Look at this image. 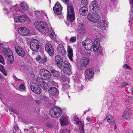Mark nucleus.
I'll return each instance as SVG.
<instances>
[{"label": "nucleus", "mask_w": 133, "mask_h": 133, "mask_svg": "<svg viewBox=\"0 0 133 133\" xmlns=\"http://www.w3.org/2000/svg\"><path fill=\"white\" fill-rule=\"evenodd\" d=\"M55 14L57 15H60L61 13L62 7L59 2H57L53 8Z\"/></svg>", "instance_id": "9d476101"}, {"label": "nucleus", "mask_w": 133, "mask_h": 133, "mask_svg": "<svg viewBox=\"0 0 133 133\" xmlns=\"http://www.w3.org/2000/svg\"><path fill=\"white\" fill-rule=\"evenodd\" d=\"M90 8L91 10L97 11L99 9L97 2L96 1L91 2L90 5Z\"/></svg>", "instance_id": "f3484780"}, {"label": "nucleus", "mask_w": 133, "mask_h": 133, "mask_svg": "<svg viewBox=\"0 0 133 133\" xmlns=\"http://www.w3.org/2000/svg\"><path fill=\"white\" fill-rule=\"evenodd\" d=\"M122 117L124 118L127 119L130 117V115L129 113L126 111H125L123 113Z\"/></svg>", "instance_id": "4c0bfd02"}, {"label": "nucleus", "mask_w": 133, "mask_h": 133, "mask_svg": "<svg viewBox=\"0 0 133 133\" xmlns=\"http://www.w3.org/2000/svg\"><path fill=\"white\" fill-rule=\"evenodd\" d=\"M59 120L61 125L62 126H65L69 123L68 121L65 116H62L61 117Z\"/></svg>", "instance_id": "b1692460"}, {"label": "nucleus", "mask_w": 133, "mask_h": 133, "mask_svg": "<svg viewBox=\"0 0 133 133\" xmlns=\"http://www.w3.org/2000/svg\"><path fill=\"white\" fill-rule=\"evenodd\" d=\"M84 124L83 123H81L80 125V127L81 129V130L80 131V133H84Z\"/></svg>", "instance_id": "49530a36"}, {"label": "nucleus", "mask_w": 133, "mask_h": 133, "mask_svg": "<svg viewBox=\"0 0 133 133\" xmlns=\"http://www.w3.org/2000/svg\"><path fill=\"white\" fill-rule=\"evenodd\" d=\"M63 2L66 3V4H68V3L69 1V0H61Z\"/></svg>", "instance_id": "680f3d73"}, {"label": "nucleus", "mask_w": 133, "mask_h": 133, "mask_svg": "<svg viewBox=\"0 0 133 133\" xmlns=\"http://www.w3.org/2000/svg\"><path fill=\"white\" fill-rule=\"evenodd\" d=\"M5 76H6L7 75V71L5 69L1 72Z\"/></svg>", "instance_id": "5fc2aeb1"}, {"label": "nucleus", "mask_w": 133, "mask_h": 133, "mask_svg": "<svg viewBox=\"0 0 133 133\" xmlns=\"http://www.w3.org/2000/svg\"><path fill=\"white\" fill-rule=\"evenodd\" d=\"M18 33L20 35L24 36H27L30 34L29 30L26 28L21 27L18 29Z\"/></svg>", "instance_id": "9b49d317"}, {"label": "nucleus", "mask_w": 133, "mask_h": 133, "mask_svg": "<svg viewBox=\"0 0 133 133\" xmlns=\"http://www.w3.org/2000/svg\"><path fill=\"white\" fill-rule=\"evenodd\" d=\"M87 120H88V121L90 122H91V121L90 120V118H87Z\"/></svg>", "instance_id": "774afa93"}, {"label": "nucleus", "mask_w": 133, "mask_h": 133, "mask_svg": "<svg viewBox=\"0 0 133 133\" xmlns=\"http://www.w3.org/2000/svg\"><path fill=\"white\" fill-rule=\"evenodd\" d=\"M88 1L87 0H82L81 3L84 6H86L87 7L88 4Z\"/></svg>", "instance_id": "a19ab883"}, {"label": "nucleus", "mask_w": 133, "mask_h": 133, "mask_svg": "<svg viewBox=\"0 0 133 133\" xmlns=\"http://www.w3.org/2000/svg\"><path fill=\"white\" fill-rule=\"evenodd\" d=\"M40 27L41 28V29H42L41 31H39L40 32L45 35H47V34H50L51 38L55 36L54 32L52 30L49 31L48 27L44 23L41 25Z\"/></svg>", "instance_id": "20e7f679"}, {"label": "nucleus", "mask_w": 133, "mask_h": 133, "mask_svg": "<svg viewBox=\"0 0 133 133\" xmlns=\"http://www.w3.org/2000/svg\"><path fill=\"white\" fill-rule=\"evenodd\" d=\"M62 113V111L59 108L53 107L50 111V114L51 116L53 117H58Z\"/></svg>", "instance_id": "f03ea898"}, {"label": "nucleus", "mask_w": 133, "mask_h": 133, "mask_svg": "<svg viewBox=\"0 0 133 133\" xmlns=\"http://www.w3.org/2000/svg\"><path fill=\"white\" fill-rule=\"evenodd\" d=\"M30 88L31 90L36 94H39L41 92V89L37 84L34 82L30 84Z\"/></svg>", "instance_id": "0eeeda50"}, {"label": "nucleus", "mask_w": 133, "mask_h": 133, "mask_svg": "<svg viewBox=\"0 0 133 133\" xmlns=\"http://www.w3.org/2000/svg\"><path fill=\"white\" fill-rule=\"evenodd\" d=\"M85 41H86V43L87 45L88 44H90V43H92V40L89 38H88V39L85 40Z\"/></svg>", "instance_id": "864d4df0"}, {"label": "nucleus", "mask_w": 133, "mask_h": 133, "mask_svg": "<svg viewBox=\"0 0 133 133\" xmlns=\"http://www.w3.org/2000/svg\"><path fill=\"white\" fill-rule=\"evenodd\" d=\"M25 85L24 83H23L21 84L18 87V90L21 91L25 90L26 88Z\"/></svg>", "instance_id": "c9c22d12"}, {"label": "nucleus", "mask_w": 133, "mask_h": 133, "mask_svg": "<svg viewBox=\"0 0 133 133\" xmlns=\"http://www.w3.org/2000/svg\"><path fill=\"white\" fill-rule=\"evenodd\" d=\"M47 61V59L46 57L45 56H44L41 57L40 63L42 64H44L46 63Z\"/></svg>", "instance_id": "e433bc0d"}, {"label": "nucleus", "mask_w": 133, "mask_h": 133, "mask_svg": "<svg viewBox=\"0 0 133 133\" xmlns=\"http://www.w3.org/2000/svg\"><path fill=\"white\" fill-rule=\"evenodd\" d=\"M43 23H44L43 22L38 21L35 22L34 24L35 27L38 29L39 31H41L42 29H41V28L40 26Z\"/></svg>", "instance_id": "c756f323"}, {"label": "nucleus", "mask_w": 133, "mask_h": 133, "mask_svg": "<svg viewBox=\"0 0 133 133\" xmlns=\"http://www.w3.org/2000/svg\"><path fill=\"white\" fill-rule=\"evenodd\" d=\"M40 42L36 39H33L30 43V48L33 51L36 52L40 50L41 45Z\"/></svg>", "instance_id": "f257e3e1"}, {"label": "nucleus", "mask_w": 133, "mask_h": 133, "mask_svg": "<svg viewBox=\"0 0 133 133\" xmlns=\"http://www.w3.org/2000/svg\"><path fill=\"white\" fill-rule=\"evenodd\" d=\"M5 69V68L3 65H1L0 66V71L1 72L3 71Z\"/></svg>", "instance_id": "4d7b16f0"}, {"label": "nucleus", "mask_w": 133, "mask_h": 133, "mask_svg": "<svg viewBox=\"0 0 133 133\" xmlns=\"http://www.w3.org/2000/svg\"><path fill=\"white\" fill-rule=\"evenodd\" d=\"M44 79L38 77L37 78V83L38 84V85L40 86V85H42L43 83H44L45 82L44 81Z\"/></svg>", "instance_id": "2f4dec72"}, {"label": "nucleus", "mask_w": 133, "mask_h": 133, "mask_svg": "<svg viewBox=\"0 0 133 133\" xmlns=\"http://www.w3.org/2000/svg\"><path fill=\"white\" fill-rule=\"evenodd\" d=\"M79 12L81 15L83 16H86L88 12V8L86 6H83L80 9Z\"/></svg>", "instance_id": "a878e982"}, {"label": "nucleus", "mask_w": 133, "mask_h": 133, "mask_svg": "<svg viewBox=\"0 0 133 133\" xmlns=\"http://www.w3.org/2000/svg\"><path fill=\"white\" fill-rule=\"evenodd\" d=\"M57 50L58 52L60 55L62 56H65L66 54V52L62 44H59L58 45Z\"/></svg>", "instance_id": "2eb2a0df"}, {"label": "nucleus", "mask_w": 133, "mask_h": 133, "mask_svg": "<svg viewBox=\"0 0 133 133\" xmlns=\"http://www.w3.org/2000/svg\"><path fill=\"white\" fill-rule=\"evenodd\" d=\"M12 112H14L15 114H17V115L18 114V111H17L16 110H12Z\"/></svg>", "instance_id": "e2e57ef3"}, {"label": "nucleus", "mask_w": 133, "mask_h": 133, "mask_svg": "<svg viewBox=\"0 0 133 133\" xmlns=\"http://www.w3.org/2000/svg\"><path fill=\"white\" fill-rule=\"evenodd\" d=\"M107 117L108 121L114 127V129H115L116 126L115 123L114 122V119L113 117L108 114L107 115Z\"/></svg>", "instance_id": "412c9836"}, {"label": "nucleus", "mask_w": 133, "mask_h": 133, "mask_svg": "<svg viewBox=\"0 0 133 133\" xmlns=\"http://www.w3.org/2000/svg\"><path fill=\"white\" fill-rule=\"evenodd\" d=\"M67 19L69 21L72 22L75 19V13L73 7L67 6Z\"/></svg>", "instance_id": "7ed1b4c3"}, {"label": "nucleus", "mask_w": 133, "mask_h": 133, "mask_svg": "<svg viewBox=\"0 0 133 133\" xmlns=\"http://www.w3.org/2000/svg\"><path fill=\"white\" fill-rule=\"evenodd\" d=\"M28 19V18L26 15H22L17 17L14 18L15 22L19 23H24Z\"/></svg>", "instance_id": "4468645a"}, {"label": "nucleus", "mask_w": 133, "mask_h": 133, "mask_svg": "<svg viewBox=\"0 0 133 133\" xmlns=\"http://www.w3.org/2000/svg\"><path fill=\"white\" fill-rule=\"evenodd\" d=\"M130 3L131 7V11H130V17L131 19H133V0H130Z\"/></svg>", "instance_id": "7c9ffc66"}, {"label": "nucleus", "mask_w": 133, "mask_h": 133, "mask_svg": "<svg viewBox=\"0 0 133 133\" xmlns=\"http://www.w3.org/2000/svg\"><path fill=\"white\" fill-rule=\"evenodd\" d=\"M42 85H40V87L43 89L44 91H46L49 88V85L46 83L45 82L42 84Z\"/></svg>", "instance_id": "72a5a7b5"}, {"label": "nucleus", "mask_w": 133, "mask_h": 133, "mask_svg": "<svg viewBox=\"0 0 133 133\" xmlns=\"http://www.w3.org/2000/svg\"><path fill=\"white\" fill-rule=\"evenodd\" d=\"M85 81L87 79H90L94 76V72L92 69L90 68L87 69L85 73Z\"/></svg>", "instance_id": "ddd939ff"}, {"label": "nucleus", "mask_w": 133, "mask_h": 133, "mask_svg": "<svg viewBox=\"0 0 133 133\" xmlns=\"http://www.w3.org/2000/svg\"><path fill=\"white\" fill-rule=\"evenodd\" d=\"M28 8L27 4L24 2L21 3L18 7L19 10L21 11L26 10Z\"/></svg>", "instance_id": "bb28decb"}, {"label": "nucleus", "mask_w": 133, "mask_h": 133, "mask_svg": "<svg viewBox=\"0 0 133 133\" xmlns=\"http://www.w3.org/2000/svg\"><path fill=\"white\" fill-rule=\"evenodd\" d=\"M76 38L75 37H72L70 39V42H74L76 41Z\"/></svg>", "instance_id": "603ef678"}, {"label": "nucleus", "mask_w": 133, "mask_h": 133, "mask_svg": "<svg viewBox=\"0 0 133 133\" xmlns=\"http://www.w3.org/2000/svg\"><path fill=\"white\" fill-rule=\"evenodd\" d=\"M104 22V20L101 21L99 22L98 23L99 26L98 27V28H101L102 27V26H103L105 25Z\"/></svg>", "instance_id": "79ce46f5"}, {"label": "nucleus", "mask_w": 133, "mask_h": 133, "mask_svg": "<svg viewBox=\"0 0 133 133\" xmlns=\"http://www.w3.org/2000/svg\"><path fill=\"white\" fill-rule=\"evenodd\" d=\"M74 118L75 121L76 122L77 124H79L80 125L81 124V123H83L79 121L78 118L76 117H74Z\"/></svg>", "instance_id": "37998d69"}, {"label": "nucleus", "mask_w": 133, "mask_h": 133, "mask_svg": "<svg viewBox=\"0 0 133 133\" xmlns=\"http://www.w3.org/2000/svg\"><path fill=\"white\" fill-rule=\"evenodd\" d=\"M15 79L16 81L17 80L18 81H22V80L21 79H19L18 78H17L16 77H15Z\"/></svg>", "instance_id": "338daca9"}, {"label": "nucleus", "mask_w": 133, "mask_h": 133, "mask_svg": "<svg viewBox=\"0 0 133 133\" xmlns=\"http://www.w3.org/2000/svg\"><path fill=\"white\" fill-rule=\"evenodd\" d=\"M99 16L96 12L91 13L89 14L87 16V18L90 21L96 23L99 19Z\"/></svg>", "instance_id": "423d86ee"}, {"label": "nucleus", "mask_w": 133, "mask_h": 133, "mask_svg": "<svg viewBox=\"0 0 133 133\" xmlns=\"http://www.w3.org/2000/svg\"><path fill=\"white\" fill-rule=\"evenodd\" d=\"M68 56L71 61H72V57L73 55V49L71 46L68 45L67 47Z\"/></svg>", "instance_id": "4be33fe9"}, {"label": "nucleus", "mask_w": 133, "mask_h": 133, "mask_svg": "<svg viewBox=\"0 0 133 133\" xmlns=\"http://www.w3.org/2000/svg\"><path fill=\"white\" fill-rule=\"evenodd\" d=\"M0 62L3 64H4L5 62L4 61L3 57L0 55Z\"/></svg>", "instance_id": "de8ad7c7"}, {"label": "nucleus", "mask_w": 133, "mask_h": 133, "mask_svg": "<svg viewBox=\"0 0 133 133\" xmlns=\"http://www.w3.org/2000/svg\"><path fill=\"white\" fill-rule=\"evenodd\" d=\"M93 44V43H90V44L87 45V46L85 47V49L88 50H90L92 47Z\"/></svg>", "instance_id": "ea45409f"}, {"label": "nucleus", "mask_w": 133, "mask_h": 133, "mask_svg": "<svg viewBox=\"0 0 133 133\" xmlns=\"http://www.w3.org/2000/svg\"><path fill=\"white\" fill-rule=\"evenodd\" d=\"M104 23H105V25L107 26V25H108V22H107L104 20Z\"/></svg>", "instance_id": "0e129e2a"}, {"label": "nucleus", "mask_w": 133, "mask_h": 133, "mask_svg": "<svg viewBox=\"0 0 133 133\" xmlns=\"http://www.w3.org/2000/svg\"><path fill=\"white\" fill-rule=\"evenodd\" d=\"M42 11H36L35 12V14L36 17L37 18H41V16L42 14L41 13Z\"/></svg>", "instance_id": "58836bf2"}, {"label": "nucleus", "mask_w": 133, "mask_h": 133, "mask_svg": "<svg viewBox=\"0 0 133 133\" xmlns=\"http://www.w3.org/2000/svg\"><path fill=\"white\" fill-rule=\"evenodd\" d=\"M82 44L84 46H85V47L87 46V45L86 43V41H85V40L82 42Z\"/></svg>", "instance_id": "bf43d9fd"}, {"label": "nucleus", "mask_w": 133, "mask_h": 133, "mask_svg": "<svg viewBox=\"0 0 133 133\" xmlns=\"http://www.w3.org/2000/svg\"><path fill=\"white\" fill-rule=\"evenodd\" d=\"M3 10L6 11L7 14H8L10 13L11 15L13 16L14 15H15L16 12L14 6H12V7L11 8L10 6V8H9L5 7L3 9Z\"/></svg>", "instance_id": "aec40b11"}, {"label": "nucleus", "mask_w": 133, "mask_h": 133, "mask_svg": "<svg viewBox=\"0 0 133 133\" xmlns=\"http://www.w3.org/2000/svg\"><path fill=\"white\" fill-rule=\"evenodd\" d=\"M6 58H8V62L10 64H12L14 62V56L13 55H10Z\"/></svg>", "instance_id": "473e14b6"}, {"label": "nucleus", "mask_w": 133, "mask_h": 133, "mask_svg": "<svg viewBox=\"0 0 133 133\" xmlns=\"http://www.w3.org/2000/svg\"><path fill=\"white\" fill-rule=\"evenodd\" d=\"M51 84V85H53L54 84V81H52L51 82H49V85L50 86V84Z\"/></svg>", "instance_id": "052dcab7"}, {"label": "nucleus", "mask_w": 133, "mask_h": 133, "mask_svg": "<svg viewBox=\"0 0 133 133\" xmlns=\"http://www.w3.org/2000/svg\"><path fill=\"white\" fill-rule=\"evenodd\" d=\"M45 50L50 56H52L54 55V49L53 46L50 44L48 43L45 45Z\"/></svg>", "instance_id": "f8f14e48"}, {"label": "nucleus", "mask_w": 133, "mask_h": 133, "mask_svg": "<svg viewBox=\"0 0 133 133\" xmlns=\"http://www.w3.org/2000/svg\"><path fill=\"white\" fill-rule=\"evenodd\" d=\"M62 133H70V131L69 129L65 128L63 130Z\"/></svg>", "instance_id": "3c124183"}, {"label": "nucleus", "mask_w": 133, "mask_h": 133, "mask_svg": "<svg viewBox=\"0 0 133 133\" xmlns=\"http://www.w3.org/2000/svg\"><path fill=\"white\" fill-rule=\"evenodd\" d=\"M123 68H125L126 69H129L131 71L132 70V68H131L128 65L126 64H125L123 65Z\"/></svg>", "instance_id": "c03bdc74"}, {"label": "nucleus", "mask_w": 133, "mask_h": 133, "mask_svg": "<svg viewBox=\"0 0 133 133\" xmlns=\"http://www.w3.org/2000/svg\"><path fill=\"white\" fill-rule=\"evenodd\" d=\"M39 74L41 77L45 79H49L51 77L50 72L45 68L40 70Z\"/></svg>", "instance_id": "39448f33"}, {"label": "nucleus", "mask_w": 133, "mask_h": 133, "mask_svg": "<svg viewBox=\"0 0 133 133\" xmlns=\"http://www.w3.org/2000/svg\"><path fill=\"white\" fill-rule=\"evenodd\" d=\"M41 58V57L39 55L38 56V57L36 58V60L37 61H40Z\"/></svg>", "instance_id": "13d9d810"}, {"label": "nucleus", "mask_w": 133, "mask_h": 133, "mask_svg": "<svg viewBox=\"0 0 133 133\" xmlns=\"http://www.w3.org/2000/svg\"><path fill=\"white\" fill-rule=\"evenodd\" d=\"M4 1L5 2V3H7L8 5L12 3L10 0H4Z\"/></svg>", "instance_id": "6e6d98bb"}, {"label": "nucleus", "mask_w": 133, "mask_h": 133, "mask_svg": "<svg viewBox=\"0 0 133 133\" xmlns=\"http://www.w3.org/2000/svg\"><path fill=\"white\" fill-rule=\"evenodd\" d=\"M89 63V59L86 57H83L81 61V65L84 67H85Z\"/></svg>", "instance_id": "cd10ccee"}, {"label": "nucleus", "mask_w": 133, "mask_h": 133, "mask_svg": "<svg viewBox=\"0 0 133 133\" xmlns=\"http://www.w3.org/2000/svg\"><path fill=\"white\" fill-rule=\"evenodd\" d=\"M47 91L51 96H54L55 95L58 94L59 92L58 90L55 87H50L48 89Z\"/></svg>", "instance_id": "dca6fc26"}, {"label": "nucleus", "mask_w": 133, "mask_h": 133, "mask_svg": "<svg viewBox=\"0 0 133 133\" xmlns=\"http://www.w3.org/2000/svg\"><path fill=\"white\" fill-rule=\"evenodd\" d=\"M0 50L3 51H2V53L6 58L13 55L12 52L9 49H5L0 47Z\"/></svg>", "instance_id": "6ab92c4d"}, {"label": "nucleus", "mask_w": 133, "mask_h": 133, "mask_svg": "<svg viewBox=\"0 0 133 133\" xmlns=\"http://www.w3.org/2000/svg\"><path fill=\"white\" fill-rule=\"evenodd\" d=\"M61 81H65L66 80V78L65 76L63 75H62L60 76H59V79Z\"/></svg>", "instance_id": "09e8293b"}, {"label": "nucleus", "mask_w": 133, "mask_h": 133, "mask_svg": "<svg viewBox=\"0 0 133 133\" xmlns=\"http://www.w3.org/2000/svg\"><path fill=\"white\" fill-rule=\"evenodd\" d=\"M95 40L94 42L93 50L94 51H97L99 47L100 44L99 41L97 42Z\"/></svg>", "instance_id": "c85d7f7f"}, {"label": "nucleus", "mask_w": 133, "mask_h": 133, "mask_svg": "<svg viewBox=\"0 0 133 133\" xmlns=\"http://www.w3.org/2000/svg\"><path fill=\"white\" fill-rule=\"evenodd\" d=\"M76 31L77 33L79 34H78L77 35V39H81V36L79 34L83 36L85 34V30L82 25L78 26V28L76 29Z\"/></svg>", "instance_id": "1a4fd4ad"}, {"label": "nucleus", "mask_w": 133, "mask_h": 133, "mask_svg": "<svg viewBox=\"0 0 133 133\" xmlns=\"http://www.w3.org/2000/svg\"><path fill=\"white\" fill-rule=\"evenodd\" d=\"M45 126L47 127L50 128L53 127V124L51 123L48 122L46 124Z\"/></svg>", "instance_id": "a18cd8bd"}, {"label": "nucleus", "mask_w": 133, "mask_h": 133, "mask_svg": "<svg viewBox=\"0 0 133 133\" xmlns=\"http://www.w3.org/2000/svg\"><path fill=\"white\" fill-rule=\"evenodd\" d=\"M70 88V85L67 84H65L63 85L62 89L63 91H65Z\"/></svg>", "instance_id": "f704fd0d"}, {"label": "nucleus", "mask_w": 133, "mask_h": 133, "mask_svg": "<svg viewBox=\"0 0 133 133\" xmlns=\"http://www.w3.org/2000/svg\"><path fill=\"white\" fill-rule=\"evenodd\" d=\"M128 85V83L126 82H123L121 84V87L122 88L125 87Z\"/></svg>", "instance_id": "8fccbe9b"}, {"label": "nucleus", "mask_w": 133, "mask_h": 133, "mask_svg": "<svg viewBox=\"0 0 133 133\" xmlns=\"http://www.w3.org/2000/svg\"><path fill=\"white\" fill-rule=\"evenodd\" d=\"M55 62L57 66L59 68L62 69L63 60L61 57L57 55L55 57Z\"/></svg>", "instance_id": "6e6552de"}, {"label": "nucleus", "mask_w": 133, "mask_h": 133, "mask_svg": "<svg viewBox=\"0 0 133 133\" xmlns=\"http://www.w3.org/2000/svg\"><path fill=\"white\" fill-rule=\"evenodd\" d=\"M18 126H15V130H18Z\"/></svg>", "instance_id": "69168bd1"}, {"label": "nucleus", "mask_w": 133, "mask_h": 133, "mask_svg": "<svg viewBox=\"0 0 133 133\" xmlns=\"http://www.w3.org/2000/svg\"><path fill=\"white\" fill-rule=\"evenodd\" d=\"M15 50L16 53L19 56L23 57L25 56V51L20 46H16Z\"/></svg>", "instance_id": "a211bd4d"}, {"label": "nucleus", "mask_w": 133, "mask_h": 133, "mask_svg": "<svg viewBox=\"0 0 133 133\" xmlns=\"http://www.w3.org/2000/svg\"><path fill=\"white\" fill-rule=\"evenodd\" d=\"M50 72L55 79H59L61 74L60 72L56 71L53 69L50 71Z\"/></svg>", "instance_id": "5701e85b"}, {"label": "nucleus", "mask_w": 133, "mask_h": 133, "mask_svg": "<svg viewBox=\"0 0 133 133\" xmlns=\"http://www.w3.org/2000/svg\"><path fill=\"white\" fill-rule=\"evenodd\" d=\"M63 70H65L64 69H65V71H67V72H70L71 70V67L70 64L68 62L65 61L63 62Z\"/></svg>", "instance_id": "393cba45"}]
</instances>
